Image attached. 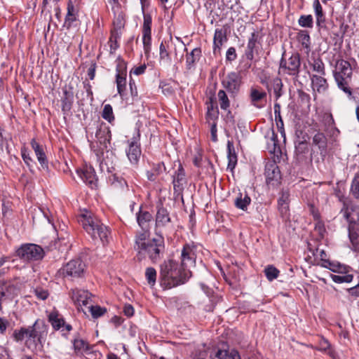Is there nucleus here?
Instances as JSON below:
<instances>
[{
	"label": "nucleus",
	"instance_id": "42",
	"mask_svg": "<svg viewBox=\"0 0 359 359\" xmlns=\"http://www.w3.org/2000/svg\"><path fill=\"white\" fill-rule=\"evenodd\" d=\"M314 13L316 17V23L320 26L325 21V14L319 0H315L313 4Z\"/></svg>",
	"mask_w": 359,
	"mask_h": 359
},
{
	"label": "nucleus",
	"instance_id": "63",
	"mask_svg": "<svg viewBox=\"0 0 359 359\" xmlns=\"http://www.w3.org/2000/svg\"><path fill=\"white\" fill-rule=\"evenodd\" d=\"M151 170L154 171L155 174L159 175L161 173L165 170V166L163 162L154 163Z\"/></svg>",
	"mask_w": 359,
	"mask_h": 359
},
{
	"label": "nucleus",
	"instance_id": "17",
	"mask_svg": "<svg viewBox=\"0 0 359 359\" xmlns=\"http://www.w3.org/2000/svg\"><path fill=\"white\" fill-rule=\"evenodd\" d=\"M78 177L91 188L97 187V178L95 170L91 166H86L76 170Z\"/></svg>",
	"mask_w": 359,
	"mask_h": 359
},
{
	"label": "nucleus",
	"instance_id": "64",
	"mask_svg": "<svg viewBox=\"0 0 359 359\" xmlns=\"http://www.w3.org/2000/svg\"><path fill=\"white\" fill-rule=\"evenodd\" d=\"M348 293L353 297H359V283L354 287L348 289Z\"/></svg>",
	"mask_w": 359,
	"mask_h": 359
},
{
	"label": "nucleus",
	"instance_id": "47",
	"mask_svg": "<svg viewBox=\"0 0 359 359\" xmlns=\"http://www.w3.org/2000/svg\"><path fill=\"white\" fill-rule=\"evenodd\" d=\"M264 274L269 281H272L277 278L279 276L280 271L273 265H269L264 269Z\"/></svg>",
	"mask_w": 359,
	"mask_h": 359
},
{
	"label": "nucleus",
	"instance_id": "53",
	"mask_svg": "<svg viewBox=\"0 0 359 359\" xmlns=\"http://www.w3.org/2000/svg\"><path fill=\"white\" fill-rule=\"evenodd\" d=\"M351 193L355 198L359 200V171L355 174L352 181Z\"/></svg>",
	"mask_w": 359,
	"mask_h": 359
},
{
	"label": "nucleus",
	"instance_id": "1",
	"mask_svg": "<svg viewBox=\"0 0 359 359\" xmlns=\"http://www.w3.org/2000/svg\"><path fill=\"white\" fill-rule=\"evenodd\" d=\"M191 276V271H184L173 259L165 260L160 265L159 280L166 288H172L185 283Z\"/></svg>",
	"mask_w": 359,
	"mask_h": 359
},
{
	"label": "nucleus",
	"instance_id": "46",
	"mask_svg": "<svg viewBox=\"0 0 359 359\" xmlns=\"http://www.w3.org/2000/svg\"><path fill=\"white\" fill-rule=\"evenodd\" d=\"M21 156L27 166L29 168V171L34 173V168L32 163H34L32 158L30 156L29 151L27 148L22 147L21 149Z\"/></svg>",
	"mask_w": 359,
	"mask_h": 359
},
{
	"label": "nucleus",
	"instance_id": "5",
	"mask_svg": "<svg viewBox=\"0 0 359 359\" xmlns=\"http://www.w3.org/2000/svg\"><path fill=\"white\" fill-rule=\"evenodd\" d=\"M285 54L283 53L280 61L279 73L282 72L297 80L301 67L300 55L298 53H294L286 59L284 57Z\"/></svg>",
	"mask_w": 359,
	"mask_h": 359
},
{
	"label": "nucleus",
	"instance_id": "45",
	"mask_svg": "<svg viewBox=\"0 0 359 359\" xmlns=\"http://www.w3.org/2000/svg\"><path fill=\"white\" fill-rule=\"evenodd\" d=\"M312 70L318 73V75H325V67L323 60L320 58H315L311 64Z\"/></svg>",
	"mask_w": 359,
	"mask_h": 359
},
{
	"label": "nucleus",
	"instance_id": "14",
	"mask_svg": "<svg viewBox=\"0 0 359 359\" xmlns=\"http://www.w3.org/2000/svg\"><path fill=\"white\" fill-rule=\"evenodd\" d=\"M196 253L194 246L190 244H185L181 252V267L185 271H190L191 267L195 266Z\"/></svg>",
	"mask_w": 359,
	"mask_h": 359
},
{
	"label": "nucleus",
	"instance_id": "34",
	"mask_svg": "<svg viewBox=\"0 0 359 359\" xmlns=\"http://www.w3.org/2000/svg\"><path fill=\"white\" fill-rule=\"evenodd\" d=\"M274 115L275 121L278 131L281 134L283 137H285V133L284 129V123L280 115V104L279 103L274 104Z\"/></svg>",
	"mask_w": 359,
	"mask_h": 359
},
{
	"label": "nucleus",
	"instance_id": "6",
	"mask_svg": "<svg viewBox=\"0 0 359 359\" xmlns=\"http://www.w3.org/2000/svg\"><path fill=\"white\" fill-rule=\"evenodd\" d=\"M16 255L25 262L39 261L43 258V249L36 244L26 243L22 245L17 250Z\"/></svg>",
	"mask_w": 359,
	"mask_h": 359
},
{
	"label": "nucleus",
	"instance_id": "4",
	"mask_svg": "<svg viewBox=\"0 0 359 359\" xmlns=\"http://www.w3.org/2000/svg\"><path fill=\"white\" fill-rule=\"evenodd\" d=\"M333 74L339 88L351 97L352 91L348 86V83L352 76V68L350 63L344 60H338Z\"/></svg>",
	"mask_w": 359,
	"mask_h": 359
},
{
	"label": "nucleus",
	"instance_id": "21",
	"mask_svg": "<svg viewBox=\"0 0 359 359\" xmlns=\"http://www.w3.org/2000/svg\"><path fill=\"white\" fill-rule=\"evenodd\" d=\"M95 137L102 146L107 148V144L111 140V131L109 126L105 123H101L97 129Z\"/></svg>",
	"mask_w": 359,
	"mask_h": 359
},
{
	"label": "nucleus",
	"instance_id": "31",
	"mask_svg": "<svg viewBox=\"0 0 359 359\" xmlns=\"http://www.w3.org/2000/svg\"><path fill=\"white\" fill-rule=\"evenodd\" d=\"M348 232L352 250L359 252V227L348 226Z\"/></svg>",
	"mask_w": 359,
	"mask_h": 359
},
{
	"label": "nucleus",
	"instance_id": "61",
	"mask_svg": "<svg viewBox=\"0 0 359 359\" xmlns=\"http://www.w3.org/2000/svg\"><path fill=\"white\" fill-rule=\"evenodd\" d=\"M237 57V54L236 52V49L233 47H230L228 48L226 54V59L227 61L232 62L235 60Z\"/></svg>",
	"mask_w": 359,
	"mask_h": 359
},
{
	"label": "nucleus",
	"instance_id": "48",
	"mask_svg": "<svg viewBox=\"0 0 359 359\" xmlns=\"http://www.w3.org/2000/svg\"><path fill=\"white\" fill-rule=\"evenodd\" d=\"M156 276H157V273H156V271L154 268L147 267L146 269L145 278H146V280H147L148 284L151 287H153L154 285H155L156 282Z\"/></svg>",
	"mask_w": 359,
	"mask_h": 359
},
{
	"label": "nucleus",
	"instance_id": "13",
	"mask_svg": "<svg viewBox=\"0 0 359 359\" xmlns=\"http://www.w3.org/2000/svg\"><path fill=\"white\" fill-rule=\"evenodd\" d=\"M126 153L130 164L135 166L137 165L142 151L139 139L137 137H133L128 140Z\"/></svg>",
	"mask_w": 359,
	"mask_h": 359
},
{
	"label": "nucleus",
	"instance_id": "27",
	"mask_svg": "<svg viewBox=\"0 0 359 359\" xmlns=\"http://www.w3.org/2000/svg\"><path fill=\"white\" fill-rule=\"evenodd\" d=\"M227 158L228 165L227 169L233 172L237 164V154L235 151L233 142L231 140L227 141Z\"/></svg>",
	"mask_w": 359,
	"mask_h": 359
},
{
	"label": "nucleus",
	"instance_id": "39",
	"mask_svg": "<svg viewBox=\"0 0 359 359\" xmlns=\"http://www.w3.org/2000/svg\"><path fill=\"white\" fill-rule=\"evenodd\" d=\"M217 99L221 109L228 111L229 114H231V111H229L230 100L226 94V91L224 90H219L217 93Z\"/></svg>",
	"mask_w": 359,
	"mask_h": 359
},
{
	"label": "nucleus",
	"instance_id": "44",
	"mask_svg": "<svg viewBox=\"0 0 359 359\" xmlns=\"http://www.w3.org/2000/svg\"><path fill=\"white\" fill-rule=\"evenodd\" d=\"M219 110L216 107L215 108L212 104H210L208 106V111L205 114L206 122L208 124H211L212 123H217V120L218 119Z\"/></svg>",
	"mask_w": 359,
	"mask_h": 359
},
{
	"label": "nucleus",
	"instance_id": "11",
	"mask_svg": "<svg viewBox=\"0 0 359 359\" xmlns=\"http://www.w3.org/2000/svg\"><path fill=\"white\" fill-rule=\"evenodd\" d=\"M340 214L348 223V226L359 227V206L343 203Z\"/></svg>",
	"mask_w": 359,
	"mask_h": 359
},
{
	"label": "nucleus",
	"instance_id": "16",
	"mask_svg": "<svg viewBox=\"0 0 359 359\" xmlns=\"http://www.w3.org/2000/svg\"><path fill=\"white\" fill-rule=\"evenodd\" d=\"M69 294L74 303L78 306H87L92 304V294L88 290L72 289Z\"/></svg>",
	"mask_w": 359,
	"mask_h": 359
},
{
	"label": "nucleus",
	"instance_id": "40",
	"mask_svg": "<svg viewBox=\"0 0 359 359\" xmlns=\"http://www.w3.org/2000/svg\"><path fill=\"white\" fill-rule=\"evenodd\" d=\"M74 350L76 354H82L88 351V344L86 341L78 337H74L72 340Z\"/></svg>",
	"mask_w": 359,
	"mask_h": 359
},
{
	"label": "nucleus",
	"instance_id": "56",
	"mask_svg": "<svg viewBox=\"0 0 359 359\" xmlns=\"http://www.w3.org/2000/svg\"><path fill=\"white\" fill-rule=\"evenodd\" d=\"M142 42L144 53L149 55L151 49V34L142 33Z\"/></svg>",
	"mask_w": 359,
	"mask_h": 359
},
{
	"label": "nucleus",
	"instance_id": "26",
	"mask_svg": "<svg viewBox=\"0 0 359 359\" xmlns=\"http://www.w3.org/2000/svg\"><path fill=\"white\" fill-rule=\"evenodd\" d=\"M32 329L33 330L34 341L41 343V339L46 334V325L44 320L37 319L32 325Z\"/></svg>",
	"mask_w": 359,
	"mask_h": 359
},
{
	"label": "nucleus",
	"instance_id": "38",
	"mask_svg": "<svg viewBox=\"0 0 359 359\" xmlns=\"http://www.w3.org/2000/svg\"><path fill=\"white\" fill-rule=\"evenodd\" d=\"M226 40V36L225 33L222 29H215L214 39H213V51L214 53H216L217 50H219L221 46L223 44L224 41Z\"/></svg>",
	"mask_w": 359,
	"mask_h": 359
},
{
	"label": "nucleus",
	"instance_id": "54",
	"mask_svg": "<svg viewBox=\"0 0 359 359\" xmlns=\"http://www.w3.org/2000/svg\"><path fill=\"white\" fill-rule=\"evenodd\" d=\"M88 308L93 318H100L107 312L105 308L100 306H93L91 304L88 306Z\"/></svg>",
	"mask_w": 359,
	"mask_h": 359
},
{
	"label": "nucleus",
	"instance_id": "25",
	"mask_svg": "<svg viewBox=\"0 0 359 359\" xmlns=\"http://www.w3.org/2000/svg\"><path fill=\"white\" fill-rule=\"evenodd\" d=\"M325 75L313 74L311 76L313 90L319 93H324L328 88L327 80L324 78Z\"/></svg>",
	"mask_w": 359,
	"mask_h": 359
},
{
	"label": "nucleus",
	"instance_id": "15",
	"mask_svg": "<svg viewBox=\"0 0 359 359\" xmlns=\"http://www.w3.org/2000/svg\"><path fill=\"white\" fill-rule=\"evenodd\" d=\"M116 71L117 91L119 95L123 97L126 88V65L123 60H118Z\"/></svg>",
	"mask_w": 359,
	"mask_h": 359
},
{
	"label": "nucleus",
	"instance_id": "22",
	"mask_svg": "<svg viewBox=\"0 0 359 359\" xmlns=\"http://www.w3.org/2000/svg\"><path fill=\"white\" fill-rule=\"evenodd\" d=\"M266 97V93L264 90H260L258 88H251L250 92V100L252 105L257 108H262L264 107L262 103Z\"/></svg>",
	"mask_w": 359,
	"mask_h": 359
},
{
	"label": "nucleus",
	"instance_id": "2",
	"mask_svg": "<svg viewBox=\"0 0 359 359\" xmlns=\"http://www.w3.org/2000/svg\"><path fill=\"white\" fill-rule=\"evenodd\" d=\"M149 237L148 232H138L135 236L134 248L139 253L147 255L153 263H156L163 257L164 239L162 236L152 239Z\"/></svg>",
	"mask_w": 359,
	"mask_h": 359
},
{
	"label": "nucleus",
	"instance_id": "50",
	"mask_svg": "<svg viewBox=\"0 0 359 359\" xmlns=\"http://www.w3.org/2000/svg\"><path fill=\"white\" fill-rule=\"evenodd\" d=\"M299 25L302 27L312 28L313 19L311 15H302L298 20Z\"/></svg>",
	"mask_w": 359,
	"mask_h": 359
},
{
	"label": "nucleus",
	"instance_id": "29",
	"mask_svg": "<svg viewBox=\"0 0 359 359\" xmlns=\"http://www.w3.org/2000/svg\"><path fill=\"white\" fill-rule=\"evenodd\" d=\"M61 102L62 111L63 112V114L65 116L69 115L74 102L73 93L66 90H64L63 95L61 98Z\"/></svg>",
	"mask_w": 359,
	"mask_h": 359
},
{
	"label": "nucleus",
	"instance_id": "32",
	"mask_svg": "<svg viewBox=\"0 0 359 359\" xmlns=\"http://www.w3.org/2000/svg\"><path fill=\"white\" fill-rule=\"evenodd\" d=\"M77 20V13L71 0L67 4V13L65 17V26L69 29Z\"/></svg>",
	"mask_w": 359,
	"mask_h": 359
},
{
	"label": "nucleus",
	"instance_id": "23",
	"mask_svg": "<svg viewBox=\"0 0 359 359\" xmlns=\"http://www.w3.org/2000/svg\"><path fill=\"white\" fill-rule=\"evenodd\" d=\"M186 183L185 172L181 165L175 171L172 176L173 188L175 192H180L184 189V184Z\"/></svg>",
	"mask_w": 359,
	"mask_h": 359
},
{
	"label": "nucleus",
	"instance_id": "36",
	"mask_svg": "<svg viewBox=\"0 0 359 359\" xmlns=\"http://www.w3.org/2000/svg\"><path fill=\"white\" fill-rule=\"evenodd\" d=\"M212 359H241L238 352L236 350L231 351L219 349Z\"/></svg>",
	"mask_w": 359,
	"mask_h": 359
},
{
	"label": "nucleus",
	"instance_id": "37",
	"mask_svg": "<svg viewBox=\"0 0 359 359\" xmlns=\"http://www.w3.org/2000/svg\"><path fill=\"white\" fill-rule=\"evenodd\" d=\"M250 203V197L247 194L243 196L242 193H238V196L234 201L235 206L242 210H246Z\"/></svg>",
	"mask_w": 359,
	"mask_h": 359
},
{
	"label": "nucleus",
	"instance_id": "18",
	"mask_svg": "<svg viewBox=\"0 0 359 359\" xmlns=\"http://www.w3.org/2000/svg\"><path fill=\"white\" fill-rule=\"evenodd\" d=\"M31 146L34 150L41 167L46 170H48V161L42 145L38 143L35 139L31 140Z\"/></svg>",
	"mask_w": 359,
	"mask_h": 359
},
{
	"label": "nucleus",
	"instance_id": "7",
	"mask_svg": "<svg viewBox=\"0 0 359 359\" xmlns=\"http://www.w3.org/2000/svg\"><path fill=\"white\" fill-rule=\"evenodd\" d=\"M116 157L112 151H107L102 160L100 163V168L102 172L113 173L115 170ZM112 184L116 186L118 183L121 187L126 184V182L123 178H118L115 174H111L109 177Z\"/></svg>",
	"mask_w": 359,
	"mask_h": 359
},
{
	"label": "nucleus",
	"instance_id": "55",
	"mask_svg": "<svg viewBox=\"0 0 359 359\" xmlns=\"http://www.w3.org/2000/svg\"><path fill=\"white\" fill-rule=\"evenodd\" d=\"M332 280L336 283H351L353 280V276L351 274L346 275H333L330 274Z\"/></svg>",
	"mask_w": 359,
	"mask_h": 359
},
{
	"label": "nucleus",
	"instance_id": "8",
	"mask_svg": "<svg viewBox=\"0 0 359 359\" xmlns=\"http://www.w3.org/2000/svg\"><path fill=\"white\" fill-rule=\"evenodd\" d=\"M242 84V77L238 72L229 73L222 81V85L231 98L234 99L239 93Z\"/></svg>",
	"mask_w": 359,
	"mask_h": 359
},
{
	"label": "nucleus",
	"instance_id": "30",
	"mask_svg": "<svg viewBox=\"0 0 359 359\" xmlns=\"http://www.w3.org/2000/svg\"><path fill=\"white\" fill-rule=\"evenodd\" d=\"M201 57V50L200 48L193 49L186 56V67L187 69H191L194 67L196 62L199 60Z\"/></svg>",
	"mask_w": 359,
	"mask_h": 359
},
{
	"label": "nucleus",
	"instance_id": "57",
	"mask_svg": "<svg viewBox=\"0 0 359 359\" xmlns=\"http://www.w3.org/2000/svg\"><path fill=\"white\" fill-rule=\"evenodd\" d=\"M278 209L280 217L283 219H287L290 216L289 203H278Z\"/></svg>",
	"mask_w": 359,
	"mask_h": 359
},
{
	"label": "nucleus",
	"instance_id": "59",
	"mask_svg": "<svg viewBox=\"0 0 359 359\" xmlns=\"http://www.w3.org/2000/svg\"><path fill=\"white\" fill-rule=\"evenodd\" d=\"M109 43H110V53H113L118 47L117 36L114 33H111Z\"/></svg>",
	"mask_w": 359,
	"mask_h": 359
},
{
	"label": "nucleus",
	"instance_id": "20",
	"mask_svg": "<svg viewBox=\"0 0 359 359\" xmlns=\"http://www.w3.org/2000/svg\"><path fill=\"white\" fill-rule=\"evenodd\" d=\"M137 222L140 227L142 229L141 232L149 233L150 223L153 219L152 215L147 210H142L140 208L136 214Z\"/></svg>",
	"mask_w": 359,
	"mask_h": 359
},
{
	"label": "nucleus",
	"instance_id": "19",
	"mask_svg": "<svg viewBox=\"0 0 359 359\" xmlns=\"http://www.w3.org/2000/svg\"><path fill=\"white\" fill-rule=\"evenodd\" d=\"M48 321L50 323L53 328L55 330H59L64 327L67 331L69 332L72 330V327L69 324H65L63 317L58 313L57 311L50 312L48 316Z\"/></svg>",
	"mask_w": 359,
	"mask_h": 359
},
{
	"label": "nucleus",
	"instance_id": "10",
	"mask_svg": "<svg viewBox=\"0 0 359 359\" xmlns=\"http://www.w3.org/2000/svg\"><path fill=\"white\" fill-rule=\"evenodd\" d=\"M171 226L172 219L170 212L163 206L162 203L157 205L155 217L156 231H161L163 229H169Z\"/></svg>",
	"mask_w": 359,
	"mask_h": 359
},
{
	"label": "nucleus",
	"instance_id": "51",
	"mask_svg": "<svg viewBox=\"0 0 359 359\" xmlns=\"http://www.w3.org/2000/svg\"><path fill=\"white\" fill-rule=\"evenodd\" d=\"M102 117L109 123H112V121H114L113 109L109 104H107L104 106Z\"/></svg>",
	"mask_w": 359,
	"mask_h": 359
},
{
	"label": "nucleus",
	"instance_id": "62",
	"mask_svg": "<svg viewBox=\"0 0 359 359\" xmlns=\"http://www.w3.org/2000/svg\"><path fill=\"white\" fill-rule=\"evenodd\" d=\"M210 127V137L211 140L214 142H217L218 140L217 138V123H212L211 124H208Z\"/></svg>",
	"mask_w": 359,
	"mask_h": 359
},
{
	"label": "nucleus",
	"instance_id": "49",
	"mask_svg": "<svg viewBox=\"0 0 359 359\" xmlns=\"http://www.w3.org/2000/svg\"><path fill=\"white\" fill-rule=\"evenodd\" d=\"M271 85L276 97V99H278L282 95V88L283 86L282 80L279 77H276L273 79Z\"/></svg>",
	"mask_w": 359,
	"mask_h": 359
},
{
	"label": "nucleus",
	"instance_id": "24",
	"mask_svg": "<svg viewBox=\"0 0 359 359\" xmlns=\"http://www.w3.org/2000/svg\"><path fill=\"white\" fill-rule=\"evenodd\" d=\"M9 260L8 257L3 256L0 258V277L4 275L8 271V268H1L3 265ZM4 287L8 293H13L17 290L16 287L10 281L0 280V289Z\"/></svg>",
	"mask_w": 359,
	"mask_h": 359
},
{
	"label": "nucleus",
	"instance_id": "60",
	"mask_svg": "<svg viewBox=\"0 0 359 359\" xmlns=\"http://www.w3.org/2000/svg\"><path fill=\"white\" fill-rule=\"evenodd\" d=\"M290 203V193L287 190H283L278 200V203Z\"/></svg>",
	"mask_w": 359,
	"mask_h": 359
},
{
	"label": "nucleus",
	"instance_id": "52",
	"mask_svg": "<svg viewBox=\"0 0 359 359\" xmlns=\"http://www.w3.org/2000/svg\"><path fill=\"white\" fill-rule=\"evenodd\" d=\"M143 26H142V33L151 34V22L152 18L150 14L144 13L143 12Z\"/></svg>",
	"mask_w": 359,
	"mask_h": 359
},
{
	"label": "nucleus",
	"instance_id": "35",
	"mask_svg": "<svg viewBox=\"0 0 359 359\" xmlns=\"http://www.w3.org/2000/svg\"><path fill=\"white\" fill-rule=\"evenodd\" d=\"M313 144L318 147L321 154L326 152L327 140L324 133H317L313 137Z\"/></svg>",
	"mask_w": 359,
	"mask_h": 359
},
{
	"label": "nucleus",
	"instance_id": "58",
	"mask_svg": "<svg viewBox=\"0 0 359 359\" xmlns=\"http://www.w3.org/2000/svg\"><path fill=\"white\" fill-rule=\"evenodd\" d=\"M320 258H321V261H322V264H321L322 266H323L325 268H327V269L334 271V267L335 266V265L334 264H332L330 261L326 260L324 259V257H326V254L324 252V250L320 251Z\"/></svg>",
	"mask_w": 359,
	"mask_h": 359
},
{
	"label": "nucleus",
	"instance_id": "3",
	"mask_svg": "<svg viewBox=\"0 0 359 359\" xmlns=\"http://www.w3.org/2000/svg\"><path fill=\"white\" fill-rule=\"evenodd\" d=\"M78 221L93 239L100 238L103 243L107 242L110 233L108 227L92 212L86 210L79 215Z\"/></svg>",
	"mask_w": 359,
	"mask_h": 359
},
{
	"label": "nucleus",
	"instance_id": "41",
	"mask_svg": "<svg viewBox=\"0 0 359 359\" xmlns=\"http://www.w3.org/2000/svg\"><path fill=\"white\" fill-rule=\"evenodd\" d=\"M169 41H162L159 47V57L161 61H163L165 63L170 65L171 57L168 50Z\"/></svg>",
	"mask_w": 359,
	"mask_h": 359
},
{
	"label": "nucleus",
	"instance_id": "12",
	"mask_svg": "<svg viewBox=\"0 0 359 359\" xmlns=\"http://www.w3.org/2000/svg\"><path fill=\"white\" fill-rule=\"evenodd\" d=\"M265 176L268 186L276 187L280 184L281 174L275 161H269L265 165Z\"/></svg>",
	"mask_w": 359,
	"mask_h": 359
},
{
	"label": "nucleus",
	"instance_id": "33",
	"mask_svg": "<svg viewBox=\"0 0 359 359\" xmlns=\"http://www.w3.org/2000/svg\"><path fill=\"white\" fill-rule=\"evenodd\" d=\"M13 337L18 341H22L25 338H28L34 341L33 330L32 329V326L21 327L19 330H15Z\"/></svg>",
	"mask_w": 359,
	"mask_h": 359
},
{
	"label": "nucleus",
	"instance_id": "43",
	"mask_svg": "<svg viewBox=\"0 0 359 359\" xmlns=\"http://www.w3.org/2000/svg\"><path fill=\"white\" fill-rule=\"evenodd\" d=\"M114 14L113 24L116 29H121L125 25V14L122 11H119V9H115L111 11Z\"/></svg>",
	"mask_w": 359,
	"mask_h": 359
},
{
	"label": "nucleus",
	"instance_id": "28",
	"mask_svg": "<svg viewBox=\"0 0 359 359\" xmlns=\"http://www.w3.org/2000/svg\"><path fill=\"white\" fill-rule=\"evenodd\" d=\"M258 39L259 34L257 32H253L248 39L247 49L245 52V55L246 58L250 61L254 59V50L257 47Z\"/></svg>",
	"mask_w": 359,
	"mask_h": 359
},
{
	"label": "nucleus",
	"instance_id": "9",
	"mask_svg": "<svg viewBox=\"0 0 359 359\" xmlns=\"http://www.w3.org/2000/svg\"><path fill=\"white\" fill-rule=\"evenodd\" d=\"M86 264L80 258L70 260L61 269L60 273L64 278H81L84 273Z\"/></svg>",
	"mask_w": 359,
	"mask_h": 359
}]
</instances>
